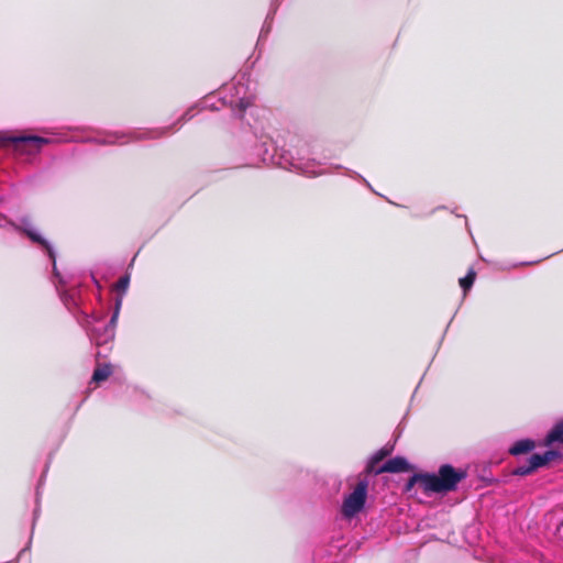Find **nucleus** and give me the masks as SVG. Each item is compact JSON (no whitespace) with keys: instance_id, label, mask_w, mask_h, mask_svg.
Returning <instances> with one entry per match:
<instances>
[{"instance_id":"1","label":"nucleus","mask_w":563,"mask_h":563,"mask_svg":"<svg viewBox=\"0 0 563 563\" xmlns=\"http://www.w3.org/2000/svg\"><path fill=\"white\" fill-rule=\"evenodd\" d=\"M19 230L25 234L29 240L38 246L52 263L51 280L55 286L56 292L65 308L75 317L78 324L86 331L91 343L102 346L113 341L115 327L122 308V296L114 299L112 314L109 321L99 325L104 319L103 311L85 309V296L80 284L69 285L66 278L57 268V254L53 244L44 238L40 231L31 225L27 219H22Z\"/></svg>"},{"instance_id":"2","label":"nucleus","mask_w":563,"mask_h":563,"mask_svg":"<svg viewBox=\"0 0 563 563\" xmlns=\"http://www.w3.org/2000/svg\"><path fill=\"white\" fill-rule=\"evenodd\" d=\"M249 130L243 132L242 147L249 165H275L285 169L298 167L291 152L279 148L272 136L264 132L263 125L256 121L254 125L247 122Z\"/></svg>"},{"instance_id":"3","label":"nucleus","mask_w":563,"mask_h":563,"mask_svg":"<svg viewBox=\"0 0 563 563\" xmlns=\"http://www.w3.org/2000/svg\"><path fill=\"white\" fill-rule=\"evenodd\" d=\"M46 134L49 136H40L35 134H20L13 135L8 131H0V143L7 144H34L37 148L34 153L38 154L42 151V146L51 145L56 143H71V142H82V143H96L100 145H111L117 144L121 139L125 137V134L120 133H111L106 137H85L78 139L76 136L70 135L68 132H56V131H46Z\"/></svg>"},{"instance_id":"4","label":"nucleus","mask_w":563,"mask_h":563,"mask_svg":"<svg viewBox=\"0 0 563 563\" xmlns=\"http://www.w3.org/2000/svg\"><path fill=\"white\" fill-rule=\"evenodd\" d=\"M225 90L230 91V97L219 96L218 102L222 106H230L234 117L244 120L250 110V114L254 115L256 109L253 108L254 98L246 93V87L242 84L232 85Z\"/></svg>"},{"instance_id":"5","label":"nucleus","mask_w":563,"mask_h":563,"mask_svg":"<svg viewBox=\"0 0 563 563\" xmlns=\"http://www.w3.org/2000/svg\"><path fill=\"white\" fill-rule=\"evenodd\" d=\"M369 479L367 477L361 478L352 492L343 497L341 505V514L345 519L356 518L362 514L367 504Z\"/></svg>"},{"instance_id":"6","label":"nucleus","mask_w":563,"mask_h":563,"mask_svg":"<svg viewBox=\"0 0 563 563\" xmlns=\"http://www.w3.org/2000/svg\"><path fill=\"white\" fill-rule=\"evenodd\" d=\"M562 457L563 454L559 449L549 446V449L542 453L536 452L530 454L525 464L512 470V475L519 477L531 475L539 468L548 466L553 461H561Z\"/></svg>"},{"instance_id":"7","label":"nucleus","mask_w":563,"mask_h":563,"mask_svg":"<svg viewBox=\"0 0 563 563\" xmlns=\"http://www.w3.org/2000/svg\"><path fill=\"white\" fill-rule=\"evenodd\" d=\"M444 493H451L457 489L459 484L467 477V470L455 467L451 463H443L438 468Z\"/></svg>"},{"instance_id":"8","label":"nucleus","mask_w":563,"mask_h":563,"mask_svg":"<svg viewBox=\"0 0 563 563\" xmlns=\"http://www.w3.org/2000/svg\"><path fill=\"white\" fill-rule=\"evenodd\" d=\"M52 453H49L48 455V459H47V462L45 464V467H44V471L38 479V483H37V486H36V507L34 508L33 510V523H32V530H31V536L29 538V541L27 543L25 544L24 548H22L16 558L14 560H11V561H8L5 563H18L19 560L27 552L31 551V547H32V539H33V532H34V527H35V522L40 516V489H41V486L44 484V481H45V477H46V474H47V471H48V467H49V463L52 461Z\"/></svg>"},{"instance_id":"9","label":"nucleus","mask_w":563,"mask_h":563,"mask_svg":"<svg viewBox=\"0 0 563 563\" xmlns=\"http://www.w3.org/2000/svg\"><path fill=\"white\" fill-rule=\"evenodd\" d=\"M415 468V465L409 462V460L404 455H396L384 463H382L378 468L375 471V474H401L408 473Z\"/></svg>"},{"instance_id":"10","label":"nucleus","mask_w":563,"mask_h":563,"mask_svg":"<svg viewBox=\"0 0 563 563\" xmlns=\"http://www.w3.org/2000/svg\"><path fill=\"white\" fill-rule=\"evenodd\" d=\"M395 449L394 444H385L377 451H375L373 454H371L366 461L365 465V473L366 476H377L378 474H375V471L378 468V466L385 462V460L391 455L393 451Z\"/></svg>"},{"instance_id":"11","label":"nucleus","mask_w":563,"mask_h":563,"mask_svg":"<svg viewBox=\"0 0 563 563\" xmlns=\"http://www.w3.org/2000/svg\"><path fill=\"white\" fill-rule=\"evenodd\" d=\"M421 488L427 496L434 494L445 495L438 472L421 473Z\"/></svg>"},{"instance_id":"12","label":"nucleus","mask_w":563,"mask_h":563,"mask_svg":"<svg viewBox=\"0 0 563 563\" xmlns=\"http://www.w3.org/2000/svg\"><path fill=\"white\" fill-rule=\"evenodd\" d=\"M536 446V440L531 438H521L512 442V444L508 449V453L516 457L526 454H532Z\"/></svg>"},{"instance_id":"13","label":"nucleus","mask_w":563,"mask_h":563,"mask_svg":"<svg viewBox=\"0 0 563 563\" xmlns=\"http://www.w3.org/2000/svg\"><path fill=\"white\" fill-rule=\"evenodd\" d=\"M199 109L198 102L194 106H191L189 109H187L173 124L164 126L155 132V134H147L145 137H158L164 136L168 132L173 130L175 125H183L184 123L190 121L196 115L195 110Z\"/></svg>"},{"instance_id":"14","label":"nucleus","mask_w":563,"mask_h":563,"mask_svg":"<svg viewBox=\"0 0 563 563\" xmlns=\"http://www.w3.org/2000/svg\"><path fill=\"white\" fill-rule=\"evenodd\" d=\"M548 446L560 444L563 446V417L555 421L544 437Z\"/></svg>"},{"instance_id":"15","label":"nucleus","mask_w":563,"mask_h":563,"mask_svg":"<svg viewBox=\"0 0 563 563\" xmlns=\"http://www.w3.org/2000/svg\"><path fill=\"white\" fill-rule=\"evenodd\" d=\"M113 373L112 365L110 363H104L96 367L92 372L90 383H95L97 385L106 382Z\"/></svg>"},{"instance_id":"16","label":"nucleus","mask_w":563,"mask_h":563,"mask_svg":"<svg viewBox=\"0 0 563 563\" xmlns=\"http://www.w3.org/2000/svg\"><path fill=\"white\" fill-rule=\"evenodd\" d=\"M476 280V272L473 267H471L465 276L459 279V285L462 289L463 296L465 297L472 289L474 283Z\"/></svg>"},{"instance_id":"17","label":"nucleus","mask_w":563,"mask_h":563,"mask_svg":"<svg viewBox=\"0 0 563 563\" xmlns=\"http://www.w3.org/2000/svg\"><path fill=\"white\" fill-rule=\"evenodd\" d=\"M274 19H275V15H271V13L267 12L266 16H265V20L263 22V25L261 27V31H260V34H258V38H257V43H256V48L260 47V45L267 40L269 33L272 32V29H273V23H274Z\"/></svg>"},{"instance_id":"18","label":"nucleus","mask_w":563,"mask_h":563,"mask_svg":"<svg viewBox=\"0 0 563 563\" xmlns=\"http://www.w3.org/2000/svg\"><path fill=\"white\" fill-rule=\"evenodd\" d=\"M345 175L347 177H351L353 179H357L360 180L366 188H368L373 194L375 195H379L374 188L373 186L369 184V181L363 177L360 173L353 170V169H350V168H345Z\"/></svg>"},{"instance_id":"19","label":"nucleus","mask_w":563,"mask_h":563,"mask_svg":"<svg viewBox=\"0 0 563 563\" xmlns=\"http://www.w3.org/2000/svg\"><path fill=\"white\" fill-rule=\"evenodd\" d=\"M130 282H131V275L129 273H125L123 274L120 279L118 280V284H117V290H118V296L115 298H118L119 296H124L125 292L128 291V288L130 286Z\"/></svg>"},{"instance_id":"20","label":"nucleus","mask_w":563,"mask_h":563,"mask_svg":"<svg viewBox=\"0 0 563 563\" xmlns=\"http://www.w3.org/2000/svg\"><path fill=\"white\" fill-rule=\"evenodd\" d=\"M214 97H216L214 95H209V96L205 97L203 99H201L198 102L199 110H206V109H209L211 111L220 110V107L216 102H213Z\"/></svg>"},{"instance_id":"21","label":"nucleus","mask_w":563,"mask_h":563,"mask_svg":"<svg viewBox=\"0 0 563 563\" xmlns=\"http://www.w3.org/2000/svg\"><path fill=\"white\" fill-rule=\"evenodd\" d=\"M419 484L421 486V473H413L405 483V490L409 492L412 489L415 485Z\"/></svg>"},{"instance_id":"22","label":"nucleus","mask_w":563,"mask_h":563,"mask_svg":"<svg viewBox=\"0 0 563 563\" xmlns=\"http://www.w3.org/2000/svg\"><path fill=\"white\" fill-rule=\"evenodd\" d=\"M284 0H271L269 1V8H268V13H271V15H276L280 4L283 3Z\"/></svg>"},{"instance_id":"23","label":"nucleus","mask_w":563,"mask_h":563,"mask_svg":"<svg viewBox=\"0 0 563 563\" xmlns=\"http://www.w3.org/2000/svg\"><path fill=\"white\" fill-rule=\"evenodd\" d=\"M559 252H560V251H558V253H559ZM554 254H556V252H554V253H552V254H550V255H547V256H544L543 258L536 260V261H529V262H520V263H518V264H515L514 266H515V267H519V266H529V265H534V264L540 263V262H541V261H543V260H547V258L551 257V256H552V255H554Z\"/></svg>"},{"instance_id":"24","label":"nucleus","mask_w":563,"mask_h":563,"mask_svg":"<svg viewBox=\"0 0 563 563\" xmlns=\"http://www.w3.org/2000/svg\"><path fill=\"white\" fill-rule=\"evenodd\" d=\"M479 479L482 482H484L486 484V486H490L493 484H496L498 483V479L495 478L494 476H485V475H479Z\"/></svg>"},{"instance_id":"25","label":"nucleus","mask_w":563,"mask_h":563,"mask_svg":"<svg viewBox=\"0 0 563 563\" xmlns=\"http://www.w3.org/2000/svg\"><path fill=\"white\" fill-rule=\"evenodd\" d=\"M91 280L99 290L102 288L101 283L96 278L93 274H91Z\"/></svg>"},{"instance_id":"26","label":"nucleus","mask_w":563,"mask_h":563,"mask_svg":"<svg viewBox=\"0 0 563 563\" xmlns=\"http://www.w3.org/2000/svg\"><path fill=\"white\" fill-rule=\"evenodd\" d=\"M179 126H180V125H175V126L173 128V130L170 131V133H173V132H174L175 128H176V130H179ZM167 134H169V132H168Z\"/></svg>"},{"instance_id":"27","label":"nucleus","mask_w":563,"mask_h":563,"mask_svg":"<svg viewBox=\"0 0 563 563\" xmlns=\"http://www.w3.org/2000/svg\"><path fill=\"white\" fill-rule=\"evenodd\" d=\"M559 529H563V519L560 521Z\"/></svg>"},{"instance_id":"28","label":"nucleus","mask_w":563,"mask_h":563,"mask_svg":"<svg viewBox=\"0 0 563 563\" xmlns=\"http://www.w3.org/2000/svg\"><path fill=\"white\" fill-rule=\"evenodd\" d=\"M444 207L443 206H439L438 208H435L434 210H432V212H434L435 210L438 209H443Z\"/></svg>"},{"instance_id":"29","label":"nucleus","mask_w":563,"mask_h":563,"mask_svg":"<svg viewBox=\"0 0 563 563\" xmlns=\"http://www.w3.org/2000/svg\"><path fill=\"white\" fill-rule=\"evenodd\" d=\"M451 322H452V319L450 320V322H448L446 328H449V327L451 325ZM445 330H448V329H445ZM445 332H446V331H444V333H445Z\"/></svg>"},{"instance_id":"30","label":"nucleus","mask_w":563,"mask_h":563,"mask_svg":"<svg viewBox=\"0 0 563 563\" xmlns=\"http://www.w3.org/2000/svg\"><path fill=\"white\" fill-rule=\"evenodd\" d=\"M418 387H419V385H418L417 387H415V391H413V394H416V391L418 390ZM413 396H415V395H412V397H413Z\"/></svg>"},{"instance_id":"31","label":"nucleus","mask_w":563,"mask_h":563,"mask_svg":"<svg viewBox=\"0 0 563 563\" xmlns=\"http://www.w3.org/2000/svg\"><path fill=\"white\" fill-rule=\"evenodd\" d=\"M2 201V197H0V202Z\"/></svg>"}]
</instances>
